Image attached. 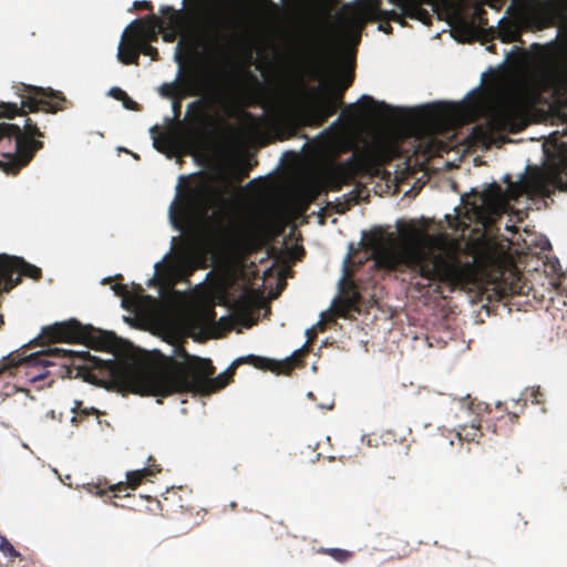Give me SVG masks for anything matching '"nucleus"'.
<instances>
[{"label":"nucleus","instance_id":"1","mask_svg":"<svg viewBox=\"0 0 567 567\" xmlns=\"http://www.w3.org/2000/svg\"><path fill=\"white\" fill-rule=\"evenodd\" d=\"M173 339L171 354L154 351L158 363L151 369H141L132 363L116 360L103 361L91 358L90 353L85 354L93 367L100 368L110 378L111 383L121 391L165 398L174 393H193L204 396L215 393L228 384V377H231L241 363H251L257 368H270L274 364L276 368L271 370L278 373H290L301 363L302 357L308 351L305 346L282 362L252 354L241 357L236 359L226 372L214 377L216 369L210 359L188 353L185 339Z\"/></svg>","mask_w":567,"mask_h":567},{"label":"nucleus","instance_id":"2","mask_svg":"<svg viewBox=\"0 0 567 567\" xmlns=\"http://www.w3.org/2000/svg\"><path fill=\"white\" fill-rule=\"evenodd\" d=\"M371 248L377 267L388 271L408 270L411 287L420 293L437 282L454 290L466 289L476 281L473 264L462 262L455 255L419 246L400 249L392 236L373 238Z\"/></svg>","mask_w":567,"mask_h":567},{"label":"nucleus","instance_id":"3","mask_svg":"<svg viewBox=\"0 0 567 567\" xmlns=\"http://www.w3.org/2000/svg\"><path fill=\"white\" fill-rule=\"evenodd\" d=\"M216 181L225 182V177L207 176L177 195L169 206V217L176 229L183 230L193 226L197 220L207 218L212 210L226 204L229 188L226 184L217 185Z\"/></svg>","mask_w":567,"mask_h":567},{"label":"nucleus","instance_id":"4","mask_svg":"<svg viewBox=\"0 0 567 567\" xmlns=\"http://www.w3.org/2000/svg\"><path fill=\"white\" fill-rule=\"evenodd\" d=\"M398 153V146L388 141H375L361 154H354L344 162L330 168L320 185L316 186V195L320 192H339L344 185L351 184L360 176H378L381 166L391 162Z\"/></svg>","mask_w":567,"mask_h":567},{"label":"nucleus","instance_id":"5","mask_svg":"<svg viewBox=\"0 0 567 567\" xmlns=\"http://www.w3.org/2000/svg\"><path fill=\"white\" fill-rule=\"evenodd\" d=\"M44 133L31 117L25 118L23 128L0 122V168L7 174H18L43 148V142L37 140Z\"/></svg>","mask_w":567,"mask_h":567},{"label":"nucleus","instance_id":"6","mask_svg":"<svg viewBox=\"0 0 567 567\" xmlns=\"http://www.w3.org/2000/svg\"><path fill=\"white\" fill-rule=\"evenodd\" d=\"M39 339L45 342L83 343L89 348L113 354L120 351L122 343V340L115 333L92 326H83L74 319L42 328Z\"/></svg>","mask_w":567,"mask_h":567},{"label":"nucleus","instance_id":"7","mask_svg":"<svg viewBox=\"0 0 567 567\" xmlns=\"http://www.w3.org/2000/svg\"><path fill=\"white\" fill-rule=\"evenodd\" d=\"M16 91L20 97V104L0 102V118L12 120L16 116H25L39 111L55 114L63 111L68 102L62 92L51 87L21 84V87H16Z\"/></svg>","mask_w":567,"mask_h":567},{"label":"nucleus","instance_id":"8","mask_svg":"<svg viewBox=\"0 0 567 567\" xmlns=\"http://www.w3.org/2000/svg\"><path fill=\"white\" fill-rule=\"evenodd\" d=\"M195 48L192 42L182 38L175 49V61L179 65L178 78L174 82L163 83L159 86L162 96L173 101H182L184 96H198L207 91L203 86V78L195 69L185 70L186 58L195 55Z\"/></svg>","mask_w":567,"mask_h":567},{"label":"nucleus","instance_id":"9","mask_svg":"<svg viewBox=\"0 0 567 567\" xmlns=\"http://www.w3.org/2000/svg\"><path fill=\"white\" fill-rule=\"evenodd\" d=\"M354 75L352 72L346 74L343 82L338 87H313L310 93L303 92L307 102L301 112L306 122L310 125L321 126L329 117L334 115L342 104L346 90L352 84Z\"/></svg>","mask_w":567,"mask_h":567},{"label":"nucleus","instance_id":"10","mask_svg":"<svg viewBox=\"0 0 567 567\" xmlns=\"http://www.w3.org/2000/svg\"><path fill=\"white\" fill-rule=\"evenodd\" d=\"M251 79L255 82V92L227 96L223 104V111L228 117L244 123L250 132H256L260 120L252 113L244 110V107L262 105L265 89L256 76L252 75Z\"/></svg>","mask_w":567,"mask_h":567},{"label":"nucleus","instance_id":"11","mask_svg":"<svg viewBox=\"0 0 567 567\" xmlns=\"http://www.w3.org/2000/svg\"><path fill=\"white\" fill-rule=\"evenodd\" d=\"M21 276L40 280L42 270L22 257L0 255V293L17 287L21 282Z\"/></svg>","mask_w":567,"mask_h":567},{"label":"nucleus","instance_id":"12","mask_svg":"<svg viewBox=\"0 0 567 567\" xmlns=\"http://www.w3.org/2000/svg\"><path fill=\"white\" fill-rule=\"evenodd\" d=\"M367 21L358 16H346L338 13L334 22L329 19L324 22L326 34L336 43L346 45H358L361 41V32Z\"/></svg>","mask_w":567,"mask_h":567},{"label":"nucleus","instance_id":"13","mask_svg":"<svg viewBox=\"0 0 567 567\" xmlns=\"http://www.w3.org/2000/svg\"><path fill=\"white\" fill-rule=\"evenodd\" d=\"M68 353L66 350H63V349H60V348H54V349H50L48 351H41V352H35V353H32L30 355H21L19 353L14 354H10L7 360H8V363L4 364V363H0V375L9 368L11 367H18V365H25L27 368H47L49 365H52L53 362L50 360V358L52 357H60V355H65Z\"/></svg>","mask_w":567,"mask_h":567},{"label":"nucleus","instance_id":"14","mask_svg":"<svg viewBox=\"0 0 567 567\" xmlns=\"http://www.w3.org/2000/svg\"><path fill=\"white\" fill-rule=\"evenodd\" d=\"M519 107L518 96H513L491 117L492 128L501 132H515Z\"/></svg>","mask_w":567,"mask_h":567},{"label":"nucleus","instance_id":"15","mask_svg":"<svg viewBox=\"0 0 567 567\" xmlns=\"http://www.w3.org/2000/svg\"><path fill=\"white\" fill-rule=\"evenodd\" d=\"M542 59L554 72H567V45L551 41L543 47Z\"/></svg>","mask_w":567,"mask_h":567},{"label":"nucleus","instance_id":"16","mask_svg":"<svg viewBox=\"0 0 567 567\" xmlns=\"http://www.w3.org/2000/svg\"><path fill=\"white\" fill-rule=\"evenodd\" d=\"M137 31L133 22L126 28L118 45L117 59L125 65L137 64L140 50L137 48Z\"/></svg>","mask_w":567,"mask_h":567},{"label":"nucleus","instance_id":"17","mask_svg":"<svg viewBox=\"0 0 567 567\" xmlns=\"http://www.w3.org/2000/svg\"><path fill=\"white\" fill-rule=\"evenodd\" d=\"M455 110L452 105L436 102L422 107V117L433 126H444L454 121Z\"/></svg>","mask_w":567,"mask_h":567},{"label":"nucleus","instance_id":"18","mask_svg":"<svg viewBox=\"0 0 567 567\" xmlns=\"http://www.w3.org/2000/svg\"><path fill=\"white\" fill-rule=\"evenodd\" d=\"M159 472H161V468L158 466H154V467L148 466V467H144L142 470L127 472V474H126L127 481L125 483L120 482L117 484H113V485L109 486V492L113 493L112 497H120L121 493L125 492L127 488L135 489L136 487H138L142 484L144 478H146L147 476L155 475L156 473H159Z\"/></svg>","mask_w":567,"mask_h":567},{"label":"nucleus","instance_id":"19","mask_svg":"<svg viewBox=\"0 0 567 567\" xmlns=\"http://www.w3.org/2000/svg\"><path fill=\"white\" fill-rule=\"evenodd\" d=\"M482 202L486 209L495 217H499L507 209V203L502 187L493 183L482 194Z\"/></svg>","mask_w":567,"mask_h":567},{"label":"nucleus","instance_id":"20","mask_svg":"<svg viewBox=\"0 0 567 567\" xmlns=\"http://www.w3.org/2000/svg\"><path fill=\"white\" fill-rule=\"evenodd\" d=\"M456 435L461 441L477 442L483 436L481 419L475 415L471 422L458 424Z\"/></svg>","mask_w":567,"mask_h":567},{"label":"nucleus","instance_id":"21","mask_svg":"<svg viewBox=\"0 0 567 567\" xmlns=\"http://www.w3.org/2000/svg\"><path fill=\"white\" fill-rule=\"evenodd\" d=\"M163 18V29H185V14L182 10H176L173 7L166 6L161 9Z\"/></svg>","mask_w":567,"mask_h":567},{"label":"nucleus","instance_id":"22","mask_svg":"<svg viewBox=\"0 0 567 567\" xmlns=\"http://www.w3.org/2000/svg\"><path fill=\"white\" fill-rule=\"evenodd\" d=\"M133 28L137 31V48L140 50V54H144L151 56L152 60L156 61L159 59L158 50L153 47L146 39H144L145 25L144 20H134Z\"/></svg>","mask_w":567,"mask_h":567},{"label":"nucleus","instance_id":"23","mask_svg":"<svg viewBox=\"0 0 567 567\" xmlns=\"http://www.w3.org/2000/svg\"><path fill=\"white\" fill-rule=\"evenodd\" d=\"M374 13L377 19L382 20L379 29L385 33L392 32V27L390 25V21L399 22L404 25L403 17L395 12L394 10L388 11L379 8L378 6L374 8Z\"/></svg>","mask_w":567,"mask_h":567},{"label":"nucleus","instance_id":"24","mask_svg":"<svg viewBox=\"0 0 567 567\" xmlns=\"http://www.w3.org/2000/svg\"><path fill=\"white\" fill-rule=\"evenodd\" d=\"M144 20L145 33L144 39L148 41V43L153 41H157V35L161 33L163 29V21L155 14H150Z\"/></svg>","mask_w":567,"mask_h":567},{"label":"nucleus","instance_id":"25","mask_svg":"<svg viewBox=\"0 0 567 567\" xmlns=\"http://www.w3.org/2000/svg\"><path fill=\"white\" fill-rule=\"evenodd\" d=\"M357 106L362 113L365 114L372 113L375 109L390 110V106L388 104H385L384 102H377L370 95H362L358 101Z\"/></svg>","mask_w":567,"mask_h":567},{"label":"nucleus","instance_id":"26","mask_svg":"<svg viewBox=\"0 0 567 567\" xmlns=\"http://www.w3.org/2000/svg\"><path fill=\"white\" fill-rule=\"evenodd\" d=\"M498 37L504 43L515 42L519 39L520 32L517 25L512 22L502 24L498 29Z\"/></svg>","mask_w":567,"mask_h":567},{"label":"nucleus","instance_id":"27","mask_svg":"<svg viewBox=\"0 0 567 567\" xmlns=\"http://www.w3.org/2000/svg\"><path fill=\"white\" fill-rule=\"evenodd\" d=\"M342 300L355 309V311L360 310L362 297L354 285H351L347 290H344Z\"/></svg>","mask_w":567,"mask_h":567},{"label":"nucleus","instance_id":"28","mask_svg":"<svg viewBox=\"0 0 567 567\" xmlns=\"http://www.w3.org/2000/svg\"><path fill=\"white\" fill-rule=\"evenodd\" d=\"M318 553L328 555L338 563H346L353 557L352 551L341 548H320Z\"/></svg>","mask_w":567,"mask_h":567},{"label":"nucleus","instance_id":"29","mask_svg":"<svg viewBox=\"0 0 567 567\" xmlns=\"http://www.w3.org/2000/svg\"><path fill=\"white\" fill-rule=\"evenodd\" d=\"M73 413L75 414L73 417H72V422L73 423H78L80 421H82L83 417L87 416V415H96L99 416V410L94 409V408H83L82 406V402L81 401H75V406L73 408Z\"/></svg>","mask_w":567,"mask_h":567},{"label":"nucleus","instance_id":"30","mask_svg":"<svg viewBox=\"0 0 567 567\" xmlns=\"http://www.w3.org/2000/svg\"><path fill=\"white\" fill-rule=\"evenodd\" d=\"M154 147L159 152H165L166 148L172 146V136L164 132L161 133L157 137H154Z\"/></svg>","mask_w":567,"mask_h":567},{"label":"nucleus","instance_id":"31","mask_svg":"<svg viewBox=\"0 0 567 567\" xmlns=\"http://www.w3.org/2000/svg\"><path fill=\"white\" fill-rule=\"evenodd\" d=\"M0 550L8 557H19L20 554L14 549L12 544L7 538H1L0 540Z\"/></svg>","mask_w":567,"mask_h":567},{"label":"nucleus","instance_id":"32","mask_svg":"<svg viewBox=\"0 0 567 567\" xmlns=\"http://www.w3.org/2000/svg\"><path fill=\"white\" fill-rule=\"evenodd\" d=\"M355 311L352 307H350L342 299L334 307V315L340 318H348L349 313Z\"/></svg>","mask_w":567,"mask_h":567},{"label":"nucleus","instance_id":"33","mask_svg":"<svg viewBox=\"0 0 567 567\" xmlns=\"http://www.w3.org/2000/svg\"><path fill=\"white\" fill-rule=\"evenodd\" d=\"M543 82H544L543 79H535V80L524 79V80L513 83L511 85V87H539V86H543V84H544Z\"/></svg>","mask_w":567,"mask_h":567},{"label":"nucleus","instance_id":"34","mask_svg":"<svg viewBox=\"0 0 567 567\" xmlns=\"http://www.w3.org/2000/svg\"><path fill=\"white\" fill-rule=\"evenodd\" d=\"M184 30H179V29H164L162 31L163 33V40L165 42H174L177 37L183 32Z\"/></svg>","mask_w":567,"mask_h":567},{"label":"nucleus","instance_id":"35","mask_svg":"<svg viewBox=\"0 0 567 567\" xmlns=\"http://www.w3.org/2000/svg\"><path fill=\"white\" fill-rule=\"evenodd\" d=\"M409 16L411 18H417V19L422 20V22H424V23H430V21H425V20H430V16L424 9L416 8V9H414V12L410 13Z\"/></svg>","mask_w":567,"mask_h":567},{"label":"nucleus","instance_id":"36","mask_svg":"<svg viewBox=\"0 0 567 567\" xmlns=\"http://www.w3.org/2000/svg\"><path fill=\"white\" fill-rule=\"evenodd\" d=\"M529 396L532 398V402L535 404L543 403L544 394L540 392L539 388H532L529 392Z\"/></svg>","mask_w":567,"mask_h":567},{"label":"nucleus","instance_id":"37","mask_svg":"<svg viewBox=\"0 0 567 567\" xmlns=\"http://www.w3.org/2000/svg\"><path fill=\"white\" fill-rule=\"evenodd\" d=\"M236 307L244 312H249L251 305L246 297H240L236 302Z\"/></svg>","mask_w":567,"mask_h":567},{"label":"nucleus","instance_id":"38","mask_svg":"<svg viewBox=\"0 0 567 567\" xmlns=\"http://www.w3.org/2000/svg\"><path fill=\"white\" fill-rule=\"evenodd\" d=\"M110 95L118 101H123L124 97H127V93L120 87H112L110 90Z\"/></svg>","mask_w":567,"mask_h":567},{"label":"nucleus","instance_id":"39","mask_svg":"<svg viewBox=\"0 0 567 567\" xmlns=\"http://www.w3.org/2000/svg\"><path fill=\"white\" fill-rule=\"evenodd\" d=\"M188 113L197 111L199 115L202 116L203 113V102L202 100L194 101L188 104L187 106Z\"/></svg>","mask_w":567,"mask_h":567},{"label":"nucleus","instance_id":"40","mask_svg":"<svg viewBox=\"0 0 567 567\" xmlns=\"http://www.w3.org/2000/svg\"><path fill=\"white\" fill-rule=\"evenodd\" d=\"M116 296L125 298L128 295L127 287L122 284H116L112 287Z\"/></svg>","mask_w":567,"mask_h":567},{"label":"nucleus","instance_id":"41","mask_svg":"<svg viewBox=\"0 0 567 567\" xmlns=\"http://www.w3.org/2000/svg\"><path fill=\"white\" fill-rule=\"evenodd\" d=\"M518 419V414L516 412H507L506 415H502L498 417L499 422L507 423L509 421L511 423H515Z\"/></svg>","mask_w":567,"mask_h":567},{"label":"nucleus","instance_id":"42","mask_svg":"<svg viewBox=\"0 0 567 567\" xmlns=\"http://www.w3.org/2000/svg\"><path fill=\"white\" fill-rule=\"evenodd\" d=\"M133 8L136 9V10H152L153 9V6L150 1H135L133 3Z\"/></svg>","mask_w":567,"mask_h":567},{"label":"nucleus","instance_id":"43","mask_svg":"<svg viewBox=\"0 0 567 567\" xmlns=\"http://www.w3.org/2000/svg\"><path fill=\"white\" fill-rule=\"evenodd\" d=\"M122 102H123V106L127 110H132V111L138 110V104L135 101H133L128 95H127V97H124V100Z\"/></svg>","mask_w":567,"mask_h":567},{"label":"nucleus","instance_id":"44","mask_svg":"<svg viewBox=\"0 0 567 567\" xmlns=\"http://www.w3.org/2000/svg\"><path fill=\"white\" fill-rule=\"evenodd\" d=\"M524 288H525V285L518 286V282H517V284H512L509 287V290H511L512 295H524L525 293Z\"/></svg>","mask_w":567,"mask_h":567},{"label":"nucleus","instance_id":"45","mask_svg":"<svg viewBox=\"0 0 567 567\" xmlns=\"http://www.w3.org/2000/svg\"><path fill=\"white\" fill-rule=\"evenodd\" d=\"M29 374H30V378H31L32 381L42 380V379H44L47 377V372H40L38 374H31L29 372Z\"/></svg>","mask_w":567,"mask_h":567},{"label":"nucleus","instance_id":"46","mask_svg":"<svg viewBox=\"0 0 567 567\" xmlns=\"http://www.w3.org/2000/svg\"><path fill=\"white\" fill-rule=\"evenodd\" d=\"M93 488L95 489L94 493L96 495L103 496L104 494H106V491L102 489L100 485H94L92 488H90V491L93 492Z\"/></svg>","mask_w":567,"mask_h":567},{"label":"nucleus","instance_id":"47","mask_svg":"<svg viewBox=\"0 0 567 567\" xmlns=\"http://www.w3.org/2000/svg\"><path fill=\"white\" fill-rule=\"evenodd\" d=\"M189 262H190V260H189V257H188V256H183V257L181 258V264H182V266H184V267H188V266H189Z\"/></svg>","mask_w":567,"mask_h":567},{"label":"nucleus","instance_id":"48","mask_svg":"<svg viewBox=\"0 0 567 567\" xmlns=\"http://www.w3.org/2000/svg\"><path fill=\"white\" fill-rule=\"evenodd\" d=\"M307 336H308L309 340H312V338L316 337V331L313 329H309V330H307Z\"/></svg>","mask_w":567,"mask_h":567},{"label":"nucleus","instance_id":"49","mask_svg":"<svg viewBox=\"0 0 567 567\" xmlns=\"http://www.w3.org/2000/svg\"><path fill=\"white\" fill-rule=\"evenodd\" d=\"M173 102H174L173 103V107H174V110L176 112L181 107V101H178V102L177 101H173Z\"/></svg>","mask_w":567,"mask_h":567},{"label":"nucleus","instance_id":"50","mask_svg":"<svg viewBox=\"0 0 567 567\" xmlns=\"http://www.w3.org/2000/svg\"><path fill=\"white\" fill-rule=\"evenodd\" d=\"M516 1L517 0H513V3L509 6V8L507 10L508 12L513 10L514 6L516 4Z\"/></svg>","mask_w":567,"mask_h":567},{"label":"nucleus","instance_id":"51","mask_svg":"<svg viewBox=\"0 0 567 567\" xmlns=\"http://www.w3.org/2000/svg\"><path fill=\"white\" fill-rule=\"evenodd\" d=\"M351 260V255L347 256L346 262H349Z\"/></svg>","mask_w":567,"mask_h":567},{"label":"nucleus","instance_id":"52","mask_svg":"<svg viewBox=\"0 0 567 567\" xmlns=\"http://www.w3.org/2000/svg\"><path fill=\"white\" fill-rule=\"evenodd\" d=\"M319 327H320V329H321V330H323V328H324V323L319 322Z\"/></svg>","mask_w":567,"mask_h":567},{"label":"nucleus","instance_id":"53","mask_svg":"<svg viewBox=\"0 0 567 567\" xmlns=\"http://www.w3.org/2000/svg\"><path fill=\"white\" fill-rule=\"evenodd\" d=\"M493 433H494V434H497V433H498V431H497V429H496V427H494V429H493Z\"/></svg>","mask_w":567,"mask_h":567},{"label":"nucleus","instance_id":"54","mask_svg":"<svg viewBox=\"0 0 567 567\" xmlns=\"http://www.w3.org/2000/svg\"><path fill=\"white\" fill-rule=\"evenodd\" d=\"M497 409H502V403H497Z\"/></svg>","mask_w":567,"mask_h":567},{"label":"nucleus","instance_id":"55","mask_svg":"<svg viewBox=\"0 0 567 567\" xmlns=\"http://www.w3.org/2000/svg\"><path fill=\"white\" fill-rule=\"evenodd\" d=\"M264 2L272 3L271 0H262Z\"/></svg>","mask_w":567,"mask_h":567}]
</instances>
